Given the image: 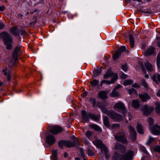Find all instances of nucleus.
<instances>
[{"label": "nucleus", "mask_w": 160, "mask_h": 160, "mask_svg": "<svg viewBox=\"0 0 160 160\" xmlns=\"http://www.w3.org/2000/svg\"><path fill=\"white\" fill-rule=\"evenodd\" d=\"M80 153H81V156L82 157L84 158V156H85V155H84V153L83 149L82 148H80Z\"/></svg>", "instance_id": "nucleus-48"}, {"label": "nucleus", "mask_w": 160, "mask_h": 160, "mask_svg": "<svg viewBox=\"0 0 160 160\" xmlns=\"http://www.w3.org/2000/svg\"><path fill=\"white\" fill-rule=\"evenodd\" d=\"M153 81L157 82L158 80L160 82V74L158 73L155 74L152 77Z\"/></svg>", "instance_id": "nucleus-26"}, {"label": "nucleus", "mask_w": 160, "mask_h": 160, "mask_svg": "<svg viewBox=\"0 0 160 160\" xmlns=\"http://www.w3.org/2000/svg\"><path fill=\"white\" fill-rule=\"evenodd\" d=\"M146 154H148V152L146 148L143 146H141L140 148Z\"/></svg>", "instance_id": "nucleus-45"}, {"label": "nucleus", "mask_w": 160, "mask_h": 160, "mask_svg": "<svg viewBox=\"0 0 160 160\" xmlns=\"http://www.w3.org/2000/svg\"><path fill=\"white\" fill-rule=\"evenodd\" d=\"M99 82L98 80L95 79L91 82V84L92 86H95L98 85Z\"/></svg>", "instance_id": "nucleus-36"}, {"label": "nucleus", "mask_w": 160, "mask_h": 160, "mask_svg": "<svg viewBox=\"0 0 160 160\" xmlns=\"http://www.w3.org/2000/svg\"><path fill=\"white\" fill-rule=\"evenodd\" d=\"M5 9V7L4 6H0V10L1 11H3Z\"/></svg>", "instance_id": "nucleus-51"}, {"label": "nucleus", "mask_w": 160, "mask_h": 160, "mask_svg": "<svg viewBox=\"0 0 160 160\" xmlns=\"http://www.w3.org/2000/svg\"><path fill=\"white\" fill-rule=\"evenodd\" d=\"M2 85V82H0V87Z\"/></svg>", "instance_id": "nucleus-61"}, {"label": "nucleus", "mask_w": 160, "mask_h": 160, "mask_svg": "<svg viewBox=\"0 0 160 160\" xmlns=\"http://www.w3.org/2000/svg\"><path fill=\"white\" fill-rule=\"evenodd\" d=\"M1 37L3 38L5 44L6 46V48L10 49L12 48V39L9 34L3 32L0 34Z\"/></svg>", "instance_id": "nucleus-3"}, {"label": "nucleus", "mask_w": 160, "mask_h": 160, "mask_svg": "<svg viewBox=\"0 0 160 160\" xmlns=\"http://www.w3.org/2000/svg\"><path fill=\"white\" fill-rule=\"evenodd\" d=\"M121 86L120 85H118L117 86L115 87L114 89L117 90L118 89L120 88L121 87Z\"/></svg>", "instance_id": "nucleus-53"}, {"label": "nucleus", "mask_w": 160, "mask_h": 160, "mask_svg": "<svg viewBox=\"0 0 160 160\" xmlns=\"http://www.w3.org/2000/svg\"><path fill=\"white\" fill-rule=\"evenodd\" d=\"M92 128L97 131H101L100 128L97 125L95 124H92L91 126Z\"/></svg>", "instance_id": "nucleus-34"}, {"label": "nucleus", "mask_w": 160, "mask_h": 160, "mask_svg": "<svg viewBox=\"0 0 160 160\" xmlns=\"http://www.w3.org/2000/svg\"><path fill=\"white\" fill-rule=\"evenodd\" d=\"M133 87L137 88H139L140 87V85L138 84L137 83H135L134 84H133L132 86Z\"/></svg>", "instance_id": "nucleus-49"}, {"label": "nucleus", "mask_w": 160, "mask_h": 160, "mask_svg": "<svg viewBox=\"0 0 160 160\" xmlns=\"http://www.w3.org/2000/svg\"><path fill=\"white\" fill-rule=\"evenodd\" d=\"M64 157H65V158L67 157H68V153H66V152H65V153H64Z\"/></svg>", "instance_id": "nucleus-56"}, {"label": "nucleus", "mask_w": 160, "mask_h": 160, "mask_svg": "<svg viewBox=\"0 0 160 160\" xmlns=\"http://www.w3.org/2000/svg\"><path fill=\"white\" fill-rule=\"evenodd\" d=\"M88 154L89 156H93L94 155V153L90 149H88Z\"/></svg>", "instance_id": "nucleus-44"}, {"label": "nucleus", "mask_w": 160, "mask_h": 160, "mask_svg": "<svg viewBox=\"0 0 160 160\" xmlns=\"http://www.w3.org/2000/svg\"><path fill=\"white\" fill-rule=\"evenodd\" d=\"M133 83L131 79L125 80L123 82V85L124 86H127L131 85Z\"/></svg>", "instance_id": "nucleus-31"}, {"label": "nucleus", "mask_w": 160, "mask_h": 160, "mask_svg": "<svg viewBox=\"0 0 160 160\" xmlns=\"http://www.w3.org/2000/svg\"><path fill=\"white\" fill-rule=\"evenodd\" d=\"M90 117L89 118H91L92 120L95 121H98L100 119V116L99 115L97 116L94 114H92L91 113H89L88 115Z\"/></svg>", "instance_id": "nucleus-23"}, {"label": "nucleus", "mask_w": 160, "mask_h": 160, "mask_svg": "<svg viewBox=\"0 0 160 160\" xmlns=\"http://www.w3.org/2000/svg\"><path fill=\"white\" fill-rule=\"evenodd\" d=\"M101 72V70L100 69L94 70L93 72V75L94 76H98Z\"/></svg>", "instance_id": "nucleus-33"}, {"label": "nucleus", "mask_w": 160, "mask_h": 160, "mask_svg": "<svg viewBox=\"0 0 160 160\" xmlns=\"http://www.w3.org/2000/svg\"><path fill=\"white\" fill-rule=\"evenodd\" d=\"M113 108L115 109H119L122 110V113L123 114H125L127 112L124 104L121 101H119L116 103L115 104Z\"/></svg>", "instance_id": "nucleus-9"}, {"label": "nucleus", "mask_w": 160, "mask_h": 160, "mask_svg": "<svg viewBox=\"0 0 160 160\" xmlns=\"http://www.w3.org/2000/svg\"><path fill=\"white\" fill-rule=\"evenodd\" d=\"M139 97L141 98L142 101L143 102H145L147 100L150 99V97L146 93H144L142 94H139Z\"/></svg>", "instance_id": "nucleus-16"}, {"label": "nucleus", "mask_w": 160, "mask_h": 160, "mask_svg": "<svg viewBox=\"0 0 160 160\" xmlns=\"http://www.w3.org/2000/svg\"><path fill=\"white\" fill-rule=\"evenodd\" d=\"M132 104V107L135 108H138L140 106L139 101L137 100H133Z\"/></svg>", "instance_id": "nucleus-19"}, {"label": "nucleus", "mask_w": 160, "mask_h": 160, "mask_svg": "<svg viewBox=\"0 0 160 160\" xmlns=\"http://www.w3.org/2000/svg\"><path fill=\"white\" fill-rule=\"evenodd\" d=\"M156 141V139L153 138L149 136V139L148 141V143H150L153 142H154Z\"/></svg>", "instance_id": "nucleus-38"}, {"label": "nucleus", "mask_w": 160, "mask_h": 160, "mask_svg": "<svg viewBox=\"0 0 160 160\" xmlns=\"http://www.w3.org/2000/svg\"><path fill=\"white\" fill-rule=\"evenodd\" d=\"M142 109L144 114L145 115H148L153 110L154 108H150L147 105H145L142 107Z\"/></svg>", "instance_id": "nucleus-13"}, {"label": "nucleus", "mask_w": 160, "mask_h": 160, "mask_svg": "<svg viewBox=\"0 0 160 160\" xmlns=\"http://www.w3.org/2000/svg\"><path fill=\"white\" fill-rule=\"evenodd\" d=\"M4 26L3 24L0 22V29L3 28Z\"/></svg>", "instance_id": "nucleus-52"}, {"label": "nucleus", "mask_w": 160, "mask_h": 160, "mask_svg": "<svg viewBox=\"0 0 160 160\" xmlns=\"http://www.w3.org/2000/svg\"><path fill=\"white\" fill-rule=\"evenodd\" d=\"M125 0V2H128L131 1L130 0Z\"/></svg>", "instance_id": "nucleus-58"}, {"label": "nucleus", "mask_w": 160, "mask_h": 160, "mask_svg": "<svg viewBox=\"0 0 160 160\" xmlns=\"http://www.w3.org/2000/svg\"><path fill=\"white\" fill-rule=\"evenodd\" d=\"M90 101L91 103H92L93 107H95L96 103V100L95 99L92 98H90Z\"/></svg>", "instance_id": "nucleus-40"}, {"label": "nucleus", "mask_w": 160, "mask_h": 160, "mask_svg": "<svg viewBox=\"0 0 160 160\" xmlns=\"http://www.w3.org/2000/svg\"><path fill=\"white\" fill-rule=\"evenodd\" d=\"M110 95L112 97H116L119 96L118 93L116 91L115 89H113L110 94Z\"/></svg>", "instance_id": "nucleus-32"}, {"label": "nucleus", "mask_w": 160, "mask_h": 160, "mask_svg": "<svg viewBox=\"0 0 160 160\" xmlns=\"http://www.w3.org/2000/svg\"><path fill=\"white\" fill-rule=\"evenodd\" d=\"M113 149L118 152H122V154H119L115 152L112 158V160H131L133 156L134 152L129 150L127 153L123 152L124 148L119 143H116Z\"/></svg>", "instance_id": "nucleus-1"}, {"label": "nucleus", "mask_w": 160, "mask_h": 160, "mask_svg": "<svg viewBox=\"0 0 160 160\" xmlns=\"http://www.w3.org/2000/svg\"><path fill=\"white\" fill-rule=\"evenodd\" d=\"M103 123L104 125L107 127H109L110 125L108 118L105 116H103Z\"/></svg>", "instance_id": "nucleus-24"}, {"label": "nucleus", "mask_w": 160, "mask_h": 160, "mask_svg": "<svg viewBox=\"0 0 160 160\" xmlns=\"http://www.w3.org/2000/svg\"><path fill=\"white\" fill-rule=\"evenodd\" d=\"M130 43L132 48H133L134 46V39L132 36L130 35L129 36Z\"/></svg>", "instance_id": "nucleus-29"}, {"label": "nucleus", "mask_w": 160, "mask_h": 160, "mask_svg": "<svg viewBox=\"0 0 160 160\" xmlns=\"http://www.w3.org/2000/svg\"><path fill=\"white\" fill-rule=\"evenodd\" d=\"M127 90L128 91L129 94L130 95L134 92H135V93H136V92L135 89L133 88H132L131 89H127Z\"/></svg>", "instance_id": "nucleus-39"}, {"label": "nucleus", "mask_w": 160, "mask_h": 160, "mask_svg": "<svg viewBox=\"0 0 160 160\" xmlns=\"http://www.w3.org/2000/svg\"><path fill=\"white\" fill-rule=\"evenodd\" d=\"M48 130L50 132L53 134H57L62 130V128L58 126H49Z\"/></svg>", "instance_id": "nucleus-7"}, {"label": "nucleus", "mask_w": 160, "mask_h": 160, "mask_svg": "<svg viewBox=\"0 0 160 160\" xmlns=\"http://www.w3.org/2000/svg\"><path fill=\"white\" fill-rule=\"evenodd\" d=\"M154 122V120L151 118L148 119V122L149 128L152 133L155 135H158L160 134V126L157 125H152Z\"/></svg>", "instance_id": "nucleus-4"}, {"label": "nucleus", "mask_w": 160, "mask_h": 160, "mask_svg": "<svg viewBox=\"0 0 160 160\" xmlns=\"http://www.w3.org/2000/svg\"><path fill=\"white\" fill-rule=\"evenodd\" d=\"M82 118L84 121H88L90 116L88 115L90 113L87 114L85 111L83 110L81 111Z\"/></svg>", "instance_id": "nucleus-17"}, {"label": "nucleus", "mask_w": 160, "mask_h": 160, "mask_svg": "<svg viewBox=\"0 0 160 160\" xmlns=\"http://www.w3.org/2000/svg\"><path fill=\"white\" fill-rule=\"evenodd\" d=\"M145 77L146 78H148L149 76L147 74L145 75Z\"/></svg>", "instance_id": "nucleus-59"}, {"label": "nucleus", "mask_w": 160, "mask_h": 160, "mask_svg": "<svg viewBox=\"0 0 160 160\" xmlns=\"http://www.w3.org/2000/svg\"><path fill=\"white\" fill-rule=\"evenodd\" d=\"M17 29L16 27H13L10 28V32L13 34L16 35L18 33Z\"/></svg>", "instance_id": "nucleus-27"}, {"label": "nucleus", "mask_w": 160, "mask_h": 160, "mask_svg": "<svg viewBox=\"0 0 160 160\" xmlns=\"http://www.w3.org/2000/svg\"><path fill=\"white\" fill-rule=\"evenodd\" d=\"M75 160H80V159L79 158H75Z\"/></svg>", "instance_id": "nucleus-60"}, {"label": "nucleus", "mask_w": 160, "mask_h": 160, "mask_svg": "<svg viewBox=\"0 0 160 160\" xmlns=\"http://www.w3.org/2000/svg\"><path fill=\"white\" fill-rule=\"evenodd\" d=\"M137 130L138 132L141 134H143V130L142 126L140 124H138L137 126Z\"/></svg>", "instance_id": "nucleus-25"}, {"label": "nucleus", "mask_w": 160, "mask_h": 160, "mask_svg": "<svg viewBox=\"0 0 160 160\" xmlns=\"http://www.w3.org/2000/svg\"><path fill=\"white\" fill-rule=\"evenodd\" d=\"M57 150H54L52 151V153L51 156V158L52 160H57Z\"/></svg>", "instance_id": "nucleus-22"}, {"label": "nucleus", "mask_w": 160, "mask_h": 160, "mask_svg": "<svg viewBox=\"0 0 160 160\" xmlns=\"http://www.w3.org/2000/svg\"><path fill=\"white\" fill-rule=\"evenodd\" d=\"M133 1H137V2H141L142 0H132Z\"/></svg>", "instance_id": "nucleus-57"}, {"label": "nucleus", "mask_w": 160, "mask_h": 160, "mask_svg": "<svg viewBox=\"0 0 160 160\" xmlns=\"http://www.w3.org/2000/svg\"><path fill=\"white\" fill-rule=\"evenodd\" d=\"M92 134V133L90 131H87L85 133L86 136L88 138H89Z\"/></svg>", "instance_id": "nucleus-43"}, {"label": "nucleus", "mask_w": 160, "mask_h": 160, "mask_svg": "<svg viewBox=\"0 0 160 160\" xmlns=\"http://www.w3.org/2000/svg\"><path fill=\"white\" fill-rule=\"evenodd\" d=\"M155 151L160 152V146H158L155 147L154 148Z\"/></svg>", "instance_id": "nucleus-46"}, {"label": "nucleus", "mask_w": 160, "mask_h": 160, "mask_svg": "<svg viewBox=\"0 0 160 160\" xmlns=\"http://www.w3.org/2000/svg\"><path fill=\"white\" fill-rule=\"evenodd\" d=\"M157 63L158 68H159L160 65V53H158L157 57Z\"/></svg>", "instance_id": "nucleus-37"}, {"label": "nucleus", "mask_w": 160, "mask_h": 160, "mask_svg": "<svg viewBox=\"0 0 160 160\" xmlns=\"http://www.w3.org/2000/svg\"><path fill=\"white\" fill-rule=\"evenodd\" d=\"M154 48L151 47L148 49V50L145 52V55L148 56L154 53Z\"/></svg>", "instance_id": "nucleus-21"}, {"label": "nucleus", "mask_w": 160, "mask_h": 160, "mask_svg": "<svg viewBox=\"0 0 160 160\" xmlns=\"http://www.w3.org/2000/svg\"><path fill=\"white\" fill-rule=\"evenodd\" d=\"M132 118V116L130 115H129V119L130 120V118Z\"/></svg>", "instance_id": "nucleus-62"}, {"label": "nucleus", "mask_w": 160, "mask_h": 160, "mask_svg": "<svg viewBox=\"0 0 160 160\" xmlns=\"http://www.w3.org/2000/svg\"><path fill=\"white\" fill-rule=\"evenodd\" d=\"M121 68L124 71H126L128 69V68L126 64L122 65Z\"/></svg>", "instance_id": "nucleus-41"}, {"label": "nucleus", "mask_w": 160, "mask_h": 160, "mask_svg": "<svg viewBox=\"0 0 160 160\" xmlns=\"http://www.w3.org/2000/svg\"><path fill=\"white\" fill-rule=\"evenodd\" d=\"M78 140L75 138L73 142L64 141H60L58 142V145L60 148H62L64 146L66 147H71L75 146Z\"/></svg>", "instance_id": "nucleus-6"}, {"label": "nucleus", "mask_w": 160, "mask_h": 160, "mask_svg": "<svg viewBox=\"0 0 160 160\" xmlns=\"http://www.w3.org/2000/svg\"><path fill=\"white\" fill-rule=\"evenodd\" d=\"M21 53L20 47H16L12 54V57L16 61L17 59L18 55Z\"/></svg>", "instance_id": "nucleus-15"}, {"label": "nucleus", "mask_w": 160, "mask_h": 160, "mask_svg": "<svg viewBox=\"0 0 160 160\" xmlns=\"http://www.w3.org/2000/svg\"><path fill=\"white\" fill-rule=\"evenodd\" d=\"M118 78V75L117 74H115L114 76L111 81H108L107 80H103L101 82V86H102V84L104 83H106L108 85L110 84L111 83H113L114 82V81H116Z\"/></svg>", "instance_id": "nucleus-12"}, {"label": "nucleus", "mask_w": 160, "mask_h": 160, "mask_svg": "<svg viewBox=\"0 0 160 160\" xmlns=\"http://www.w3.org/2000/svg\"><path fill=\"white\" fill-rule=\"evenodd\" d=\"M46 141L49 145H52L55 142V139L53 136L49 135L47 137Z\"/></svg>", "instance_id": "nucleus-14"}, {"label": "nucleus", "mask_w": 160, "mask_h": 160, "mask_svg": "<svg viewBox=\"0 0 160 160\" xmlns=\"http://www.w3.org/2000/svg\"><path fill=\"white\" fill-rule=\"evenodd\" d=\"M98 96L100 98L104 100L107 98L106 92L103 91H100L98 93Z\"/></svg>", "instance_id": "nucleus-18"}, {"label": "nucleus", "mask_w": 160, "mask_h": 160, "mask_svg": "<svg viewBox=\"0 0 160 160\" xmlns=\"http://www.w3.org/2000/svg\"><path fill=\"white\" fill-rule=\"evenodd\" d=\"M157 44L158 47H160V41H158L157 42Z\"/></svg>", "instance_id": "nucleus-55"}, {"label": "nucleus", "mask_w": 160, "mask_h": 160, "mask_svg": "<svg viewBox=\"0 0 160 160\" xmlns=\"http://www.w3.org/2000/svg\"><path fill=\"white\" fill-rule=\"evenodd\" d=\"M126 50V47L124 46H122L113 55V58L114 60H116L118 58L121 54V52L125 51Z\"/></svg>", "instance_id": "nucleus-8"}, {"label": "nucleus", "mask_w": 160, "mask_h": 160, "mask_svg": "<svg viewBox=\"0 0 160 160\" xmlns=\"http://www.w3.org/2000/svg\"><path fill=\"white\" fill-rule=\"evenodd\" d=\"M156 111L158 113H160V103L158 102L156 103Z\"/></svg>", "instance_id": "nucleus-35"}, {"label": "nucleus", "mask_w": 160, "mask_h": 160, "mask_svg": "<svg viewBox=\"0 0 160 160\" xmlns=\"http://www.w3.org/2000/svg\"><path fill=\"white\" fill-rule=\"evenodd\" d=\"M87 95V93H86V92H85V96H86Z\"/></svg>", "instance_id": "nucleus-64"}, {"label": "nucleus", "mask_w": 160, "mask_h": 160, "mask_svg": "<svg viewBox=\"0 0 160 160\" xmlns=\"http://www.w3.org/2000/svg\"><path fill=\"white\" fill-rule=\"evenodd\" d=\"M101 110L103 113L107 115L114 120L119 121L121 120V115L113 110L108 111L105 108H102Z\"/></svg>", "instance_id": "nucleus-2"}, {"label": "nucleus", "mask_w": 160, "mask_h": 160, "mask_svg": "<svg viewBox=\"0 0 160 160\" xmlns=\"http://www.w3.org/2000/svg\"><path fill=\"white\" fill-rule=\"evenodd\" d=\"M120 77L122 79H125L127 77V75L123 73H122L120 75Z\"/></svg>", "instance_id": "nucleus-47"}, {"label": "nucleus", "mask_w": 160, "mask_h": 160, "mask_svg": "<svg viewBox=\"0 0 160 160\" xmlns=\"http://www.w3.org/2000/svg\"><path fill=\"white\" fill-rule=\"evenodd\" d=\"M142 84L143 86L146 88H148V86L147 82L144 80H142Z\"/></svg>", "instance_id": "nucleus-42"}, {"label": "nucleus", "mask_w": 160, "mask_h": 160, "mask_svg": "<svg viewBox=\"0 0 160 160\" xmlns=\"http://www.w3.org/2000/svg\"><path fill=\"white\" fill-rule=\"evenodd\" d=\"M93 144L97 148H100L103 153H104L107 157H108V150L106 146L103 144L100 140H95L93 141Z\"/></svg>", "instance_id": "nucleus-5"}, {"label": "nucleus", "mask_w": 160, "mask_h": 160, "mask_svg": "<svg viewBox=\"0 0 160 160\" xmlns=\"http://www.w3.org/2000/svg\"><path fill=\"white\" fill-rule=\"evenodd\" d=\"M83 160H88L86 158H84Z\"/></svg>", "instance_id": "nucleus-63"}, {"label": "nucleus", "mask_w": 160, "mask_h": 160, "mask_svg": "<svg viewBox=\"0 0 160 160\" xmlns=\"http://www.w3.org/2000/svg\"><path fill=\"white\" fill-rule=\"evenodd\" d=\"M116 139L118 141L122 142L123 143H126L127 141L124 138V133L122 131L120 133H118L114 136Z\"/></svg>", "instance_id": "nucleus-10"}, {"label": "nucleus", "mask_w": 160, "mask_h": 160, "mask_svg": "<svg viewBox=\"0 0 160 160\" xmlns=\"http://www.w3.org/2000/svg\"><path fill=\"white\" fill-rule=\"evenodd\" d=\"M113 73L111 70H108L107 73L104 75V78H107L111 77Z\"/></svg>", "instance_id": "nucleus-28"}, {"label": "nucleus", "mask_w": 160, "mask_h": 160, "mask_svg": "<svg viewBox=\"0 0 160 160\" xmlns=\"http://www.w3.org/2000/svg\"><path fill=\"white\" fill-rule=\"evenodd\" d=\"M128 130L129 132L130 138L132 139V141H134L136 138V134L135 129L131 126H128Z\"/></svg>", "instance_id": "nucleus-11"}, {"label": "nucleus", "mask_w": 160, "mask_h": 160, "mask_svg": "<svg viewBox=\"0 0 160 160\" xmlns=\"http://www.w3.org/2000/svg\"><path fill=\"white\" fill-rule=\"evenodd\" d=\"M119 126V125L118 124H114L112 125V127L113 128H115L118 127Z\"/></svg>", "instance_id": "nucleus-50"}, {"label": "nucleus", "mask_w": 160, "mask_h": 160, "mask_svg": "<svg viewBox=\"0 0 160 160\" xmlns=\"http://www.w3.org/2000/svg\"><path fill=\"white\" fill-rule=\"evenodd\" d=\"M7 68H5L2 71L4 72V74L6 75H7V80L8 81H10V76L9 73H8L7 72Z\"/></svg>", "instance_id": "nucleus-30"}, {"label": "nucleus", "mask_w": 160, "mask_h": 160, "mask_svg": "<svg viewBox=\"0 0 160 160\" xmlns=\"http://www.w3.org/2000/svg\"><path fill=\"white\" fill-rule=\"evenodd\" d=\"M157 95L158 97H160V89L158 90L157 93Z\"/></svg>", "instance_id": "nucleus-54"}, {"label": "nucleus", "mask_w": 160, "mask_h": 160, "mask_svg": "<svg viewBox=\"0 0 160 160\" xmlns=\"http://www.w3.org/2000/svg\"><path fill=\"white\" fill-rule=\"evenodd\" d=\"M145 65L146 68L148 71L152 72L153 71V68L152 65L148 61H147V63H145Z\"/></svg>", "instance_id": "nucleus-20"}]
</instances>
